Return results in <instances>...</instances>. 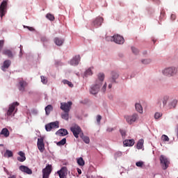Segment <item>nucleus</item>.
Instances as JSON below:
<instances>
[{
	"label": "nucleus",
	"instance_id": "f257e3e1",
	"mask_svg": "<svg viewBox=\"0 0 178 178\" xmlns=\"http://www.w3.org/2000/svg\"><path fill=\"white\" fill-rule=\"evenodd\" d=\"M160 163L163 170H166L168 168H169V165L170 164V161L166 156L161 155L160 156Z\"/></svg>",
	"mask_w": 178,
	"mask_h": 178
},
{
	"label": "nucleus",
	"instance_id": "f03ea898",
	"mask_svg": "<svg viewBox=\"0 0 178 178\" xmlns=\"http://www.w3.org/2000/svg\"><path fill=\"white\" fill-rule=\"evenodd\" d=\"M177 73V68L175 67H168L163 70V74L164 76H169L170 77L172 76H175Z\"/></svg>",
	"mask_w": 178,
	"mask_h": 178
},
{
	"label": "nucleus",
	"instance_id": "7ed1b4c3",
	"mask_svg": "<svg viewBox=\"0 0 178 178\" xmlns=\"http://www.w3.org/2000/svg\"><path fill=\"white\" fill-rule=\"evenodd\" d=\"M106 40H111V41H114L115 44H124V38H123V37L120 35H114L112 37H107Z\"/></svg>",
	"mask_w": 178,
	"mask_h": 178
},
{
	"label": "nucleus",
	"instance_id": "20e7f679",
	"mask_svg": "<svg viewBox=\"0 0 178 178\" xmlns=\"http://www.w3.org/2000/svg\"><path fill=\"white\" fill-rule=\"evenodd\" d=\"M19 104L17 102H15L13 104H10L8 110L7 111L8 116H12L13 115V112L15 111V113L17 112V108L16 106H19Z\"/></svg>",
	"mask_w": 178,
	"mask_h": 178
},
{
	"label": "nucleus",
	"instance_id": "39448f33",
	"mask_svg": "<svg viewBox=\"0 0 178 178\" xmlns=\"http://www.w3.org/2000/svg\"><path fill=\"white\" fill-rule=\"evenodd\" d=\"M17 88L21 92H24L26 91V87L28 86L27 81H24L23 79L20 78L18 79Z\"/></svg>",
	"mask_w": 178,
	"mask_h": 178
},
{
	"label": "nucleus",
	"instance_id": "423d86ee",
	"mask_svg": "<svg viewBox=\"0 0 178 178\" xmlns=\"http://www.w3.org/2000/svg\"><path fill=\"white\" fill-rule=\"evenodd\" d=\"M42 178H49V175L52 172V165L47 164L42 170Z\"/></svg>",
	"mask_w": 178,
	"mask_h": 178
},
{
	"label": "nucleus",
	"instance_id": "0eeeda50",
	"mask_svg": "<svg viewBox=\"0 0 178 178\" xmlns=\"http://www.w3.org/2000/svg\"><path fill=\"white\" fill-rule=\"evenodd\" d=\"M72 105H73L72 102L60 103V109L64 112H70V109H72Z\"/></svg>",
	"mask_w": 178,
	"mask_h": 178
},
{
	"label": "nucleus",
	"instance_id": "6e6552de",
	"mask_svg": "<svg viewBox=\"0 0 178 178\" xmlns=\"http://www.w3.org/2000/svg\"><path fill=\"white\" fill-rule=\"evenodd\" d=\"M8 6V1L3 0L0 5V17H3L4 15H6V8Z\"/></svg>",
	"mask_w": 178,
	"mask_h": 178
},
{
	"label": "nucleus",
	"instance_id": "1a4fd4ad",
	"mask_svg": "<svg viewBox=\"0 0 178 178\" xmlns=\"http://www.w3.org/2000/svg\"><path fill=\"white\" fill-rule=\"evenodd\" d=\"M101 82L99 83H96L90 88V94H92L93 95H95V94H98L99 92V88H101Z\"/></svg>",
	"mask_w": 178,
	"mask_h": 178
},
{
	"label": "nucleus",
	"instance_id": "9d476101",
	"mask_svg": "<svg viewBox=\"0 0 178 178\" xmlns=\"http://www.w3.org/2000/svg\"><path fill=\"white\" fill-rule=\"evenodd\" d=\"M71 131L73 133L74 136L76 138H79V134L81 133V128L79 127L78 125H74V127H72L70 128Z\"/></svg>",
	"mask_w": 178,
	"mask_h": 178
},
{
	"label": "nucleus",
	"instance_id": "9b49d317",
	"mask_svg": "<svg viewBox=\"0 0 178 178\" xmlns=\"http://www.w3.org/2000/svg\"><path fill=\"white\" fill-rule=\"evenodd\" d=\"M124 118H125L127 123H129V124H131L132 123H134V122H136L138 119V115L134 114L131 116L126 115Z\"/></svg>",
	"mask_w": 178,
	"mask_h": 178
},
{
	"label": "nucleus",
	"instance_id": "f8f14e48",
	"mask_svg": "<svg viewBox=\"0 0 178 178\" xmlns=\"http://www.w3.org/2000/svg\"><path fill=\"white\" fill-rule=\"evenodd\" d=\"M60 178H66L67 175V168L62 167L60 170L57 172Z\"/></svg>",
	"mask_w": 178,
	"mask_h": 178
},
{
	"label": "nucleus",
	"instance_id": "ddd939ff",
	"mask_svg": "<svg viewBox=\"0 0 178 178\" xmlns=\"http://www.w3.org/2000/svg\"><path fill=\"white\" fill-rule=\"evenodd\" d=\"M3 55H6L8 58H12L15 56V52L12 51V50L9 49H5L2 51Z\"/></svg>",
	"mask_w": 178,
	"mask_h": 178
},
{
	"label": "nucleus",
	"instance_id": "4468645a",
	"mask_svg": "<svg viewBox=\"0 0 178 178\" xmlns=\"http://www.w3.org/2000/svg\"><path fill=\"white\" fill-rule=\"evenodd\" d=\"M104 22V18L102 17H97L95 19V22H93V26L95 27H99Z\"/></svg>",
	"mask_w": 178,
	"mask_h": 178
},
{
	"label": "nucleus",
	"instance_id": "2eb2a0df",
	"mask_svg": "<svg viewBox=\"0 0 178 178\" xmlns=\"http://www.w3.org/2000/svg\"><path fill=\"white\" fill-rule=\"evenodd\" d=\"M19 170H21V172H24V173H27V175L33 174V171L31 170V169L29 168V167L26 165H20Z\"/></svg>",
	"mask_w": 178,
	"mask_h": 178
},
{
	"label": "nucleus",
	"instance_id": "dca6fc26",
	"mask_svg": "<svg viewBox=\"0 0 178 178\" xmlns=\"http://www.w3.org/2000/svg\"><path fill=\"white\" fill-rule=\"evenodd\" d=\"M80 56H75L71 60H70V65H72V66H77V65H79V62H80Z\"/></svg>",
	"mask_w": 178,
	"mask_h": 178
},
{
	"label": "nucleus",
	"instance_id": "f3484780",
	"mask_svg": "<svg viewBox=\"0 0 178 178\" xmlns=\"http://www.w3.org/2000/svg\"><path fill=\"white\" fill-rule=\"evenodd\" d=\"M10 65H12V62L10 61V60H6L3 62V65L1 66V70H3V72H5L6 69H9Z\"/></svg>",
	"mask_w": 178,
	"mask_h": 178
},
{
	"label": "nucleus",
	"instance_id": "a211bd4d",
	"mask_svg": "<svg viewBox=\"0 0 178 178\" xmlns=\"http://www.w3.org/2000/svg\"><path fill=\"white\" fill-rule=\"evenodd\" d=\"M56 134H58V136H60V137H65V136H67L69 133L67 132V129H61L56 132Z\"/></svg>",
	"mask_w": 178,
	"mask_h": 178
},
{
	"label": "nucleus",
	"instance_id": "6ab92c4d",
	"mask_svg": "<svg viewBox=\"0 0 178 178\" xmlns=\"http://www.w3.org/2000/svg\"><path fill=\"white\" fill-rule=\"evenodd\" d=\"M134 140L133 139H127L123 142L125 147H133L134 145Z\"/></svg>",
	"mask_w": 178,
	"mask_h": 178
},
{
	"label": "nucleus",
	"instance_id": "aec40b11",
	"mask_svg": "<svg viewBox=\"0 0 178 178\" xmlns=\"http://www.w3.org/2000/svg\"><path fill=\"white\" fill-rule=\"evenodd\" d=\"M18 155H19L20 157H17V159L19 161V162H24L26 161V154L23 152H19Z\"/></svg>",
	"mask_w": 178,
	"mask_h": 178
},
{
	"label": "nucleus",
	"instance_id": "412c9836",
	"mask_svg": "<svg viewBox=\"0 0 178 178\" xmlns=\"http://www.w3.org/2000/svg\"><path fill=\"white\" fill-rule=\"evenodd\" d=\"M112 78L111 79V83H116V79L119 77V74L117 72H113L111 73Z\"/></svg>",
	"mask_w": 178,
	"mask_h": 178
},
{
	"label": "nucleus",
	"instance_id": "4be33fe9",
	"mask_svg": "<svg viewBox=\"0 0 178 178\" xmlns=\"http://www.w3.org/2000/svg\"><path fill=\"white\" fill-rule=\"evenodd\" d=\"M54 42H55L56 45L60 47V45L63 44V42H65V40H63V39H60L59 38H55Z\"/></svg>",
	"mask_w": 178,
	"mask_h": 178
},
{
	"label": "nucleus",
	"instance_id": "5701e85b",
	"mask_svg": "<svg viewBox=\"0 0 178 178\" xmlns=\"http://www.w3.org/2000/svg\"><path fill=\"white\" fill-rule=\"evenodd\" d=\"M44 109H45L46 115H49V113H51V112L54 111V106H52V105L51 104H49L45 107Z\"/></svg>",
	"mask_w": 178,
	"mask_h": 178
},
{
	"label": "nucleus",
	"instance_id": "b1692460",
	"mask_svg": "<svg viewBox=\"0 0 178 178\" xmlns=\"http://www.w3.org/2000/svg\"><path fill=\"white\" fill-rule=\"evenodd\" d=\"M1 135L2 136H4V137H9V130L7 129V128H4L1 130V133H0Z\"/></svg>",
	"mask_w": 178,
	"mask_h": 178
},
{
	"label": "nucleus",
	"instance_id": "393cba45",
	"mask_svg": "<svg viewBox=\"0 0 178 178\" xmlns=\"http://www.w3.org/2000/svg\"><path fill=\"white\" fill-rule=\"evenodd\" d=\"M105 79V75L104 74H99L98 75V81H96L98 84L101 83V86H102V81H104V79Z\"/></svg>",
	"mask_w": 178,
	"mask_h": 178
},
{
	"label": "nucleus",
	"instance_id": "a878e982",
	"mask_svg": "<svg viewBox=\"0 0 178 178\" xmlns=\"http://www.w3.org/2000/svg\"><path fill=\"white\" fill-rule=\"evenodd\" d=\"M81 138H82L83 141L86 143V144H90V138L88 136H84V134L82 133L80 135Z\"/></svg>",
	"mask_w": 178,
	"mask_h": 178
},
{
	"label": "nucleus",
	"instance_id": "bb28decb",
	"mask_svg": "<svg viewBox=\"0 0 178 178\" xmlns=\"http://www.w3.org/2000/svg\"><path fill=\"white\" fill-rule=\"evenodd\" d=\"M135 108L137 112H138L139 113H143V106L140 104L136 103L135 104Z\"/></svg>",
	"mask_w": 178,
	"mask_h": 178
},
{
	"label": "nucleus",
	"instance_id": "cd10ccee",
	"mask_svg": "<svg viewBox=\"0 0 178 178\" xmlns=\"http://www.w3.org/2000/svg\"><path fill=\"white\" fill-rule=\"evenodd\" d=\"M177 105V100L174 99L172 100L169 104L168 106L170 109H172L173 108H176V106Z\"/></svg>",
	"mask_w": 178,
	"mask_h": 178
},
{
	"label": "nucleus",
	"instance_id": "c85d7f7f",
	"mask_svg": "<svg viewBox=\"0 0 178 178\" xmlns=\"http://www.w3.org/2000/svg\"><path fill=\"white\" fill-rule=\"evenodd\" d=\"M143 145H144V139L139 140L138 143H137L138 149H142Z\"/></svg>",
	"mask_w": 178,
	"mask_h": 178
},
{
	"label": "nucleus",
	"instance_id": "c756f323",
	"mask_svg": "<svg viewBox=\"0 0 178 178\" xmlns=\"http://www.w3.org/2000/svg\"><path fill=\"white\" fill-rule=\"evenodd\" d=\"M4 156H8V158H12L13 156V152L9 149H6L4 154Z\"/></svg>",
	"mask_w": 178,
	"mask_h": 178
},
{
	"label": "nucleus",
	"instance_id": "7c9ffc66",
	"mask_svg": "<svg viewBox=\"0 0 178 178\" xmlns=\"http://www.w3.org/2000/svg\"><path fill=\"white\" fill-rule=\"evenodd\" d=\"M50 125H51V129H58L59 128V122L58 121L50 122Z\"/></svg>",
	"mask_w": 178,
	"mask_h": 178
},
{
	"label": "nucleus",
	"instance_id": "2f4dec72",
	"mask_svg": "<svg viewBox=\"0 0 178 178\" xmlns=\"http://www.w3.org/2000/svg\"><path fill=\"white\" fill-rule=\"evenodd\" d=\"M61 118L65 120H69V112H64L63 113H61Z\"/></svg>",
	"mask_w": 178,
	"mask_h": 178
},
{
	"label": "nucleus",
	"instance_id": "473e14b6",
	"mask_svg": "<svg viewBox=\"0 0 178 178\" xmlns=\"http://www.w3.org/2000/svg\"><path fill=\"white\" fill-rule=\"evenodd\" d=\"M46 17L51 22H54L55 20V17L54 16V15H52L51 13L47 14Z\"/></svg>",
	"mask_w": 178,
	"mask_h": 178
},
{
	"label": "nucleus",
	"instance_id": "72a5a7b5",
	"mask_svg": "<svg viewBox=\"0 0 178 178\" xmlns=\"http://www.w3.org/2000/svg\"><path fill=\"white\" fill-rule=\"evenodd\" d=\"M38 145V148L39 149V151L40 152H44V149H45V144H39V145Z\"/></svg>",
	"mask_w": 178,
	"mask_h": 178
},
{
	"label": "nucleus",
	"instance_id": "f704fd0d",
	"mask_svg": "<svg viewBox=\"0 0 178 178\" xmlns=\"http://www.w3.org/2000/svg\"><path fill=\"white\" fill-rule=\"evenodd\" d=\"M77 163L78 165H79V166H84L85 162L82 157H80L79 159H77Z\"/></svg>",
	"mask_w": 178,
	"mask_h": 178
},
{
	"label": "nucleus",
	"instance_id": "c9c22d12",
	"mask_svg": "<svg viewBox=\"0 0 178 178\" xmlns=\"http://www.w3.org/2000/svg\"><path fill=\"white\" fill-rule=\"evenodd\" d=\"M91 75H92V71L91 70V68H89L85 72L84 76L85 77H87L88 76H91Z\"/></svg>",
	"mask_w": 178,
	"mask_h": 178
},
{
	"label": "nucleus",
	"instance_id": "e433bc0d",
	"mask_svg": "<svg viewBox=\"0 0 178 178\" xmlns=\"http://www.w3.org/2000/svg\"><path fill=\"white\" fill-rule=\"evenodd\" d=\"M66 144V138H63L61 140L57 143V145H65Z\"/></svg>",
	"mask_w": 178,
	"mask_h": 178
},
{
	"label": "nucleus",
	"instance_id": "4c0bfd02",
	"mask_svg": "<svg viewBox=\"0 0 178 178\" xmlns=\"http://www.w3.org/2000/svg\"><path fill=\"white\" fill-rule=\"evenodd\" d=\"M63 84H67V86H69V87H70L71 88H72V87H73V83H72V82H70L66 79H64L63 81Z\"/></svg>",
	"mask_w": 178,
	"mask_h": 178
},
{
	"label": "nucleus",
	"instance_id": "58836bf2",
	"mask_svg": "<svg viewBox=\"0 0 178 178\" xmlns=\"http://www.w3.org/2000/svg\"><path fill=\"white\" fill-rule=\"evenodd\" d=\"M168 101H169V96H164L163 98V105L165 106L166 104H168Z\"/></svg>",
	"mask_w": 178,
	"mask_h": 178
},
{
	"label": "nucleus",
	"instance_id": "ea45409f",
	"mask_svg": "<svg viewBox=\"0 0 178 178\" xmlns=\"http://www.w3.org/2000/svg\"><path fill=\"white\" fill-rule=\"evenodd\" d=\"M41 81L43 84H47V83H48V79H47V77L44 76H41Z\"/></svg>",
	"mask_w": 178,
	"mask_h": 178
},
{
	"label": "nucleus",
	"instance_id": "a19ab883",
	"mask_svg": "<svg viewBox=\"0 0 178 178\" xmlns=\"http://www.w3.org/2000/svg\"><path fill=\"white\" fill-rule=\"evenodd\" d=\"M136 165L138 168H143V166H144V161H138L136 163Z\"/></svg>",
	"mask_w": 178,
	"mask_h": 178
},
{
	"label": "nucleus",
	"instance_id": "79ce46f5",
	"mask_svg": "<svg viewBox=\"0 0 178 178\" xmlns=\"http://www.w3.org/2000/svg\"><path fill=\"white\" fill-rule=\"evenodd\" d=\"M142 63H143V65H148L151 63V59L148 58V59L142 60Z\"/></svg>",
	"mask_w": 178,
	"mask_h": 178
},
{
	"label": "nucleus",
	"instance_id": "37998d69",
	"mask_svg": "<svg viewBox=\"0 0 178 178\" xmlns=\"http://www.w3.org/2000/svg\"><path fill=\"white\" fill-rule=\"evenodd\" d=\"M45 129L47 131H51V130H52V126L51 125V124H47L45 125Z\"/></svg>",
	"mask_w": 178,
	"mask_h": 178
},
{
	"label": "nucleus",
	"instance_id": "c03bdc74",
	"mask_svg": "<svg viewBox=\"0 0 178 178\" xmlns=\"http://www.w3.org/2000/svg\"><path fill=\"white\" fill-rule=\"evenodd\" d=\"M161 140L164 142L169 141V137H168V136H166V135H163V136H161Z\"/></svg>",
	"mask_w": 178,
	"mask_h": 178
},
{
	"label": "nucleus",
	"instance_id": "a18cd8bd",
	"mask_svg": "<svg viewBox=\"0 0 178 178\" xmlns=\"http://www.w3.org/2000/svg\"><path fill=\"white\" fill-rule=\"evenodd\" d=\"M131 51L135 55H137L139 52L138 49H136V47H131Z\"/></svg>",
	"mask_w": 178,
	"mask_h": 178
},
{
	"label": "nucleus",
	"instance_id": "49530a36",
	"mask_svg": "<svg viewBox=\"0 0 178 178\" xmlns=\"http://www.w3.org/2000/svg\"><path fill=\"white\" fill-rule=\"evenodd\" d=\"M162 117V113H156L154 115V118L155 119H159V118Z\"/></svg>",
	"mask_w": 178,
	"mask_h": 178
},
{
	"label": "nucleus",
	"instance_id": "de8ad7c7",
	"mask_svg": "<svg viewBox=\"0 0 178 178\" xmlns=\"http://www.w3.org/2000/svg\"><path fill=\"white\" fill-rule=\"evenodd\" d=\"M102 119V116H101L100 115H98L97 116V122L98 123V124L101 123Z\"/></svg>",
	"mask_w": 178,
	"mask_h": 178
},
{
	"label": "nucleus",
	"instance_id": "09e8293b",
	"mask_svg": "<svg viewBox=\"0 0 178 178\" xmlns=\"http://www.w3.org/2000/svg\"><path fill=\"white\" fill-rule=\"evenodd\" d=\"M39 144H44V138H40L38 139L37 145H39Z\"/></svg>",
	"mask_w": 178,
	"mask_h": 178
},
{
	"label": "nucleus",
	"instance_id": "8fccbe9b",
	"mask_svg": "<svg viewBox=\"0 0 178 178\" xmlns=\"http://www.w3.org/2000/svg\"><path fill=\"white\" fill-rule=\"evenodd\" d=\"M5 44V41L0 40V52L2 51V48H3V45Z\"/></svg>",
	"mask_w": 178,
	"mask_h": 178
},
{
	"label": "nucleus",
	"instance_id": "3c124183",
	"mask_svg": "<svg viewBox=\"0 0 178 178\" xmlns=\"http://www.w3.org/2000/svg\"><path fill=\"white\" fill-rule=\"evenodd\" d=\"M120 133L122 136V137H126V131L123 129H120Z\"/></svg>",
	"mask_w": 178,
	"mask_h": 178
},
{
	"label": "nucleus",
	"instance_id": "603ef678",
	"mask_svg": "<svg viewBox=\"0 0 178 178\" xmlns=\"http://www.w3.org/2000/svg\"><path fill=\"white\" fill-rule=\"evenodd\" d=\"M102 91L103 92H105V91H106V83H105L104 85L103 86V87L102 88Z\"/></svg>",
	"mask_w": 178,
	"mask_h": 178
},
{
	"label": "nucleus",
	"instance_id": "864d4df0",
	"mask_svg": "<svg viewBox=\"0 0 178 178\" xmlns=\"http://www.w3.org/2000/svg\"><path fill=\"white\" fill-rule=\"evenodd\" d=\"M171 19H172V20H176V15L172 14L171 15Z\"/></svg>",
	"mask_w": 178,
	"mask_h": 178
},
{
	"label": "nucleus",
	"instance_id": "5fc2aeb1",
	"mask_svg": "<svg viewBox=\"0 0 178 178\" xmlns=\"http://www.w3.org/2000/svg\"><path fill=\"white\" fill-rule=\"evenodd\" d=\"M41 41H42L43 42H45L46 41H48V39H47V38L45 37H42L41 38Z\"/></svg>",
	"mask_w": 178,
	"mask_h": 178
},
{
	"label": "nucleus",
	"instance_id": "6e6d98bb",
	"mask_svg": "<svg viewBox=\"0 0 178 178\" xmlns=\"http://www.w3.org/2000/svg\"><path fill=\"white\" fill-rule=\"evenodd\" d=\"M115 130V129L113 128H108L107 129V131H108V133H111V131H113Z\"/></svg>",
	"mask_w": 178,
	"mask_h": 178
},
{
	"label": "nucleus",
	"instance_id": "4d7b16f0",
	"mask_svg": "<svg viewBox=\"0 0 178 178\" xmlns=\"http://www.w3.org/2000/svg\"><path fill=\"white\" fill-rule=\"evenodd\" d=\"M27 29L29 30V31H34V28L33 27L27 26Z\"/></svg>",
	"mask_w": 178,
	"mask_h": 178
},
{
	"label": "nucleus",
	"instance_id": "13d9d810",
	"mask_svg": "<svg viewBox=\"0 0 178 178\" xmlns=\"http://www.w3.org/2000/svg\"><path fill=\"white\" fill-rule=\"evenodd\" d=\"M77 172L79 175H81V170L80 168H77Z\"/></svg>",
	"mask_w": 178,
	"mask_h": 178
},
{
	"label": "nucleus",
	"instance_id": "bf43d9fd",
	"mask_svg": "<svg viewBox=\"0 0 178 178\" xmlns=\"http://www.w3.org/2000/svg\"><path fill=\"white\" fill-rule=\"evenodd\" d=\"M108 88H112V83H110V84L108 85Z\"/></svg>",
	"mask_w": 178,
	"mask_h": 178
},
{
	"label": "nucleus",
	"instance_id": "052dcab7",
	"mask_svg": "<svg viewBox=\"0 0 178 178\" xmlns=\"http://www.w3.org/2000/svg\"><path fill=\"white\" fill-rule=\"evenodd\" d=\"M4 171L6 172V173H9V171H8L6 168H4Z\"/></svg>",
	"mask_w": 178,
	"mask_h": 178
},
{
	"label": "nucleus",
	"instance_id": "680f3d73",
	"mask_svg": "<svg viewBox=\"0 0 178 178\" xmlns=\"http://www.w3.org/2000/svg\"><path fill=\"white\" fill-rule=\"evenodd\" d=\"M9 178H16V176L13 175V176H11V177H10Z\"/></svg>",
	"mask_w": 178,
	"mask_h": 178
},
{
	"label": "nucleus",
	"instance_id": "e2e57ef3",
	"mask_svg": "<svg viewBox=\"0 0 178 178\" xmlns=\"http://www.w3.org/2000/svg\"><path fill=\"white\" fill-rule=\"evenodd\" d=\"M177 119H178V115H177Z\"/></svg>",
	"mask_w": 178,
	"mask_h": 178
}]
</instances>
